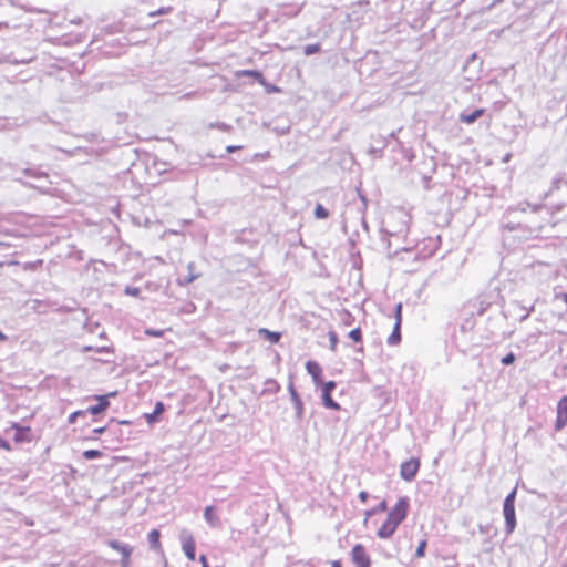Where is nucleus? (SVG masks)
Wrapping results in <instances>:
<instances>
[{
	"instance_id": "20e7f679",
	"label": "nucleus",
	"mask_w": 567,
	"mask_h": 567,
	"mask_svg": "<svg viewBox=\"0 0 567 567\" xmlns=\"http://www.w3.org/2000/svg\"><path fill=\"white\" fill-rule=\"evenodd\" d=\"M351 560L355 567H371V557L362 544H355L350 551Z\"/></svg>"
},
{
	"instance_id": "423d86ee",
	"label": "nucleus",
	"mask_w": 567,
	"mask_h": 567,
	"mask_svg": "<svg viewBox=\"0 0 567 567\" xmlns=\"http://www.w3.org/2000/svg\"><path fill=\"white\" fill-rule=\"evenodd\" d=\"M420 465H421L420 460L416 457H412V458L403 462L400 466L401 477L408 482L412 481L416 476V474L420 470Z\"/></svg>"
},
{
	"instance_id": "c756f323",
	"label": "nucleus",
	"mask_w": 567,
	"mask_h": 567,
	"mask_svg": "<svg viewBox=\"0 0 567 567\" xmlns=\"http://www.w3.org/2000/svg\"><path fill=\"white\" fill-rule=\"evenodd\" d=\"M126 293L132 295V296H137L140 293V289L138 288H126Z\"/></svg>"
},
{
	"instance_id": "58836bf2",
	"label": "nucleus",
	"mask_w": 567,
	"mask_h": 567,
	"mask_svg": "<svg viewBox=\"0 0 567 567\" xmlns=\"http://www.w3.org/2000/svg\"><path fill=\"white\" fill-rule=\"evenodd\" d=\"M104 350H107L105 347H102V349H99L97 351H104Z\"/></svg>"
},
{
	"instance_id": "2f4dec72",
	"label": "nucleus",
	"mask_w": 567,
	"mask_h": 567,
	"mask_svg": "<svg viewBox=\"0 0 567 567\" xmlns=\"http://www.w3.org/2000/svg\"><path fill=\"white\" fill-rule=\"evenodd\" d=\"M240 148H241V146H235V145H231V146H227L226 151H227L228 153H233V152L238 151V150H240Z\"/></svg>"
},
{
	"instance_id": "2eb2a0df",
	"label": "nucleus",
	"mask_w": 567,
	"mask_h": 567,
	"mask_svg": "<svg viewBox=\"0 0 567 567\" xmlns=\"http://www.w3.org/2000/svg\"><path fill=\"white\" fill-rule=\"evenodd\" d=\"M485 113V109H476L475 111H473L472 113L470 114H464L462 113L460 115V121L462 123H465V124H472L474 123L477 118H480L483 114Z\"/></svg>"
},
{
	"instance_id": "473e14b6",
	"label": "nucleus",
	"mask_w": 567,
	"mask_h": 567,
	"mask_svg": "<svg viewBox=\"0 0 567 567\" xmlns=\"http://www.w3.org/2000/svg\"><path fill=\"white\" fill-rule=\"evenodd\" d=\"M105 430H106V427H105V426L96 427V429H94V430H93V433H94V434H102V433H104V432H105Z\"/></svg>"
},
{
	"instance_id": "7c9ffc66",
	"label": "nucleus",
	"mask_w": 567,
	"mask_h": 567,
	"mask_svg": "<svg viewBox=\"0 0 567 567\" xmlns=\"http://www.w3.org/2000/svg\"><path fill=\"white\" fill-rule=\"evenodd\" d=\"M199 561L202 564V567H209L208 561H207V557L205 555H200L199 556Z\"/></svg>"
},
{
	"instance_id": "5701e85b",
	"label": "nucleus",
	"mask_w": 567,
	"mask_h": 567,
	"mask_svg": "<svg viewBox=\"0 0 567 567\" xmlns=\"http://www.w3.org/2000/svg\"><path fill=\"white\" fill-rule=\"evenodd\" d=\"M349 338L353 341V342H361L362 341V332H361V329L360 328H355L353 330H351L349 332Z\"/></svg>"
},
{
	"instance_id": "4468645a",
	"label": "nucleus",
	"mask_w": 567,
	"mask_h": 567,
	"mask_svg": "<svg viewBox=\"0 0 567 567\" xmlns=\"http://www.w3.org/2000/svg\"><path fill=\"white\" fill-rule=\"evenodd\" d=\"M237 78L249 76L254 78L259 84L265 85V76L257 70H240L236 73Z\"/></svg>"
},
{
	"instance_id": "e433bc0d",
	"label": "nucleus",
	"mask_w": 567,
	"mask_h": 567,
	"mask_svg": "<svg viewBox=\"0 0 567 567\" xmlns=\"http://www.w3.org/2000/svg\"><path fill=\"white\" fill-rule=\"evenodd\" d=\"M7 336L0 331V341H6Z\"/></svg>"
},
{
	"instance_id": "4be33fe9",
	"label": "nucleus",
	"mask_w": 567,
	"mask_h": 567,
	"mask_svg": "<svg viewBox=\"0 0 567 567\" xmlns=\"http://www.w3.org/2000/svg\"><path fill=\"white\" fill-rule=\"evenodd\" d=\"M426 546H427V540H426V539H422V540L419 543V546H417V548H416V550H415V556H416L417 558H422V557H424Z\"/></svg>"
},
{
	"instance_id": "b1692460",
	"label": "nucleus",
	"mask_w": 567,
	"mask_h": 567,
	"mask_svg": "<svg viewBox=\"0 0 567 567\" xmlns=\"http://www.w3.org/2000/svg\"><path fill=\"white\" fill-rule=\"evenodd\" d=\"M173 11V8L171 6L168 7H161L159 9H157L156 11H152L148 13L150 17H156L158 14H167V13H171Z\"/></svg>"
},
{
	"instance_id": "412c9836",
	"label": "nucleus",
	"mask_w": 567,
	"mask_h": 567,
	"mask_svg": "<svg viewBox=\"0 0 567 567\" xmlns=\"http://www.w3.org/2000/svg\"><path fill=\"white\" fill-rule=\"evenodd\" d=\"M83 457L85 460H93L102 456V452L99 450H86L83 452Z\"/></svg>"
},
{
	"instance_id": "39448f33",
	"label": "nucleus",
	"mask_w": 567,
	"mask_h": 567,
	"mask_svg": "<svg viewBox=\"0 0 567 567\" xmlns=\"http://www.w3.org/2000/svg\"><path fill=\"white\" fill-rule=\"evenodd\" d=\"M321 386V398L322 403L326 408L339 411L341 409L340 404L332 399V391L336 389L337 384L334 381H328L319 384Z\"/></svg>"
},
{
	"instance_id": "f3484780",
	"label": "nucleus",
	"mask_w": 567,
	"mask_h": 567,
	"mask_svg": "<svg viewBox=\"0 0 567 567\" xmlns=\"http://www.w3.org/2000/svg\"><path fill=\"white\" fill-rule=\"evenodd\" d=\"M388 508V504L385 501H382L378 506H375L374 508L372 509H369L364 513V520H363V525L367 526L368 525V522H369V518L370 516L377 514V513H383L385 512Z\"/></svg>"
},
{
	"instance_id": "72a5a7b5",
	"label": "nucleus",
	"mask_w": 567,
	"mask_h": 567,
	"mask_svg": "<svg viewBox=\"0 0 567 567\" xmlns=\"http://www.w3.org/2000/svg\"><path fill=\"white\" fill-rule=\"evenodd\" d=\"M331 567H342V564L340 560H333L331 561Z\"/></svg>"
},
{
	"instance_id": "393cba45",
	"label": "nucleus",
	"mask_w": 567,
	"mask_h": 567,
	"mask_svg": "<svg viewBox=\"0 0 567 567\" xmlns=\"http://www.w3.org/2000/svg\"><path fill=\"white\" fill-rule=\"evenodd\" d=\"M320 51V45L315 43V44H308L305 47V54L307 55H311L313 53H317Z\"/></svg>"
},
{
	"instance_id": "aec40b11",
	"label": "nucleus",
	"mask_w": 567,
	"mask_h": 567,
	"mask_svg": "<svg viewBox=\"0 0 567 567\" xmlns=\"http://www.w3.org/2000/svg\"><path fill=\"white\" fill-rule=\"evenodd\" d=\"M315 217L317 219H326L329 217V212L321 204H317L315 208Z\"/></svg>"
},
{
	"instance_id": "4c0bfd02",
	"label": "nucleus",
	"mask_w": 567,
	"mask_h": 567,
	"mask_svg": "<svg viewBox=\"0 0 567 567\" xmlns=\"http://www.w3.org/2000/svg\"><path fill=\"white\" fill-rule=\"evenodd\" d=\"M194 280V277H190L186 280L187 284L192 282Z\"/></svg>"
},
{
	"instance_id": "dca6fc26",
	"label": "nucleus",
	"mask_w": 567,
	"mask_h": 567,
	"mask_svg": "<svg viewBox=\"0 0 567 567\" xmlns=\"http://www.w3.org/2000/svg\"><path fill=\"white\" fill-rule=\"evenodd\" d=\"M164 410L165 408L163 402H156L153 413L145 414L146 422L152 424L157 421L158 416L164 412Z\"/></svg>"
},
{
	"instance_id": "9b49d317",
	"label": "nucleus",
	"mask_w": 567,
	"mask_h": 567,
	"mask_svg": "<svg viewBox=\"0 0 567 567\" xmlns=\"http://www.w3.org/2000/svg\"><path fill=\"white\" fill-rule=\"evenodd\" d=\"M306 370L311 375L316 385L322 383L323 370L322 367L317 362L309 360L306 362Z\"/></svg>"
},
{
	"instance_id": "bb28decb",
	"label": "nucleus",
	"mask_w": 567,
	"mask_h": 567,
	"mask_svg": "<svg viewBox=\"0 0 567 567\" xmlns=\"http://www.w3.org/2000/svg\"><path fill=\"white\" fill-rule=\"evenodd\" d=\"M515 361L514 353H508L502 359V363L505 365L512 364Z\"/></svg>"
},
{
	"instance_id": "f704fd0d",
	"label": "nucleus",
	"mask_w": 567,
	"mask_h": 567,
	"mask_svg": "<svg viewBox=\"0 0 567 567\" xmlns=\"http://www.w3.org/2000/svg\"><path fill=\"white\" fill-rule=\"evenodd\" d=\"M289 391H290L292 396H297V393H296V390H295L293 385L289 386Z\"/></svg>"
},
{
	"instance_id": "f03ea898",
	"label": "nucleus",
	"mask_w": 567,
	"mask_h": 567,
	"mask_svg": "<svg viewBox=\"0 0 567 567\" xmlns=\"http://www.w3.org/2000/svg\"><path fill=\"white\" fill-rule=\"evenodd\" d=\"M115 395H116L115 392H111V393H107V394H104V395L95 396V399L97 401V404L89 406L86 410H79V411H75V412L71 413L69 415V417H68V422L70 424H73V423H75L78 417H83L87 413L96 415V414L105 412L109 409V406H110L109 399L113 398Z\"/></svg>"
},
{
	"instance_id": "ddd939ff",
	"label": "nucleus",
	"mask_w": 567,
	"mask_h": 567,
	"mask_svg": "<svg viewBox=\"0 0 567 567\" xmlns=\"http://www.w3.org/2000/svg\"><path fill=\"white\" fill-rule=\"evenodd\" d=\"M147 539H148L150 546L153 550H155L157 553L163 551V547H162V543H161V533L158 529H152L147 535Z\"/></svg>"
},
{
	"instance_id": "1a4fd4ad",
	"label": "nucleus",
	"mask_w": 567,
	"mask_h": 567,
	"mask_svg": "<svg viewBox=\"0 0 567 567\" xmlns=\"http://www.w3.org/2000/svg\"><path fill=\"white\" fill-rule=\"evenodd\" d=\"M567 425V395H564L557 403V416L555 430L560 431Z\"/></svg>"
},
{
	"instance_id": "cd10ccee",
	"label": "nucleus",
	"mask_w": 567,
	"mask_h": 567,
	"mask_svg": "<svg viewBox=\"0 0 567 567\" xmlns=\"http://www.w3.org/2000/svg\"><path fill=\"white\" fill-rule=\"evenodd\" d=\"M145 333L151 337H163L164 331L163 330H153V329H146Z\"/></svg>"
},
{
	"instance_id": "f8f14e48",
	"label": "nucleus",
	"mask_w": 567,
	"mask_h": 567,
	"mask_svg": "<svg viewBox=\"0 0 567 567\" xmlns=\"http://www.w3.org/2000/svg\"><path fill=\"white\" fill-rule=\"evenodd\" d=\"M182 549L185 554V556L190 560L194 561L196 558V543L193 536H186L182 539Z\"/></svg>"
},
{
	"instance_id": "a878e982",
	"label": "nucleus",
	"mask_w": 567,
	"mask_h": 567,
	"mask_svg": "<svg viewBox=\"0 0 567 567\" xmlns=\"http://www.w3.org/2000/svg\"><path fill=\"white\" fill-rule=\"evenodd\" d=\"M329 340H330V348L332 351H334L337 348V343H338V337H337L336 332H333V331L329 332Z\"/></svg>"
},
{
	"instance_id": "7ed1b4c3",
	"label": "nucleus",
	"mask_w": 567,
	"mask_h": 567,
	"mask_svg": "<svg viewBox=\"0 0 567 567\" xmlns=\"http://www.w3.org/2000/svg\"><path fill=\"white\" fill-rule=\"evenodd\" d=\"M515 495L516 491L514 489L509 493L504 501V517L506 522V528L508 533H512L516 527V515H515Z\"/></svg>"
},
{
	"instance_id": "0eeeda50",
	"label": "nucleus",
	"mask_w": 567,
	"mask_h": 567,
	"mask_svg": "<svg viewBox=\"0 0 567 567\" xmlns=\"http://www.w3.org/2000/svg\"><path fill=\"white\" fill-rule=\"evenodd\" d=\"M11 429L16 431L13 436L16 443H29L34 439L30 426H23L18 422H12Z\"/></svg>"
},
{
	"instance_id": "6ab92c4d",
	"label": "nucleus",
	"mask_w": 567,
	"mask_h": 567,
	"mask_svg": "<svg viewBox=\"0 0 567 567\" xmlns=\"http://www.w3.org/2000/svg\"><path fill=\"white\" fill-rule=\"evenodd\" d=\"M259 334L265 336L271 343H277L280 340V333L274 332L268 329L261 328L259 329Z\"/></svg>"
},
{
	"instance_id": "6e6552de",
	"label": "nucleus",
	"mask_w": 567,
	"mask_h": 567,
	"mask_svg": "<svg viewBox=\"0 0 567 567\" xmlns=\"http://www.w3.org/2000/svg\"><path fill=\"white\" fill-rule=\"evenodd\" d=\"M402 303L395 307V324L392 333L388 337V344L396 346L401 342Z\"/></svg>"
},
{
	"instance_id": "c85d7f7f",
	"label": "nucleus",
	"mask_w": 567,
	"mask_h": 567,
	"mask_svg": "<svg viewBox=\"0 0 567 567\" xmlns=\"http://www.w3.org/2000/svg\"><path fill=\"white\" fill-rule=\"evenodd\" d=\"M368 497H369L368 492H365V491H361V492L359 493V498H360V501H361L362 503H365V502H367V499H368Z\"/></svg>"
},
{
	"instance_id": "9d476101",
	"label": "nucleus",
	"mask_w": 567,
	"mask_h": 567,
	"mask_svg": "<svg viewBox=\"0 0 567 567\" xmlns=\"http://www.w3.org/2000/svg\"><path fill=\"white\" fill-rule=\"evenodd\" d=\"M107 544L112 549L121 554L123 566H128L130 557L132 554V547L125 544H121L120 542L114 539L110 540Z\"/></svg>"
},
{
	"instance_id": "c9c22d12",
	"label": "nucleus",
	"mask_w": 567,
	"mask_h": 567,
	"mask_svg": "<svg viewBox=\"0 0 567 567\" xmlns=\"http://www.w3.org/2000/svg\"><path fill=\"white\" fill-rule=\"evenodd\" d=\"M93 348L91 346H87V347H83L82 351L83 352H87V351H92Z\"/></svg>"
},
{
	"instance_id": "f257e3e1",
	"label": "nucleus",
	"mask_w": 567,
	"mask_h": 567,
	"mask_svg": "<svg viewBox=\"0 0 567 567\" xmlns=\"http://www.w3.org/2000/svg\"><path fill=\"white\" fill-rule=\"evenodd\" d=\"M409 507L410 503L408 497H400L377 530V536L381 539L390 538L395 533L399 525L406 518Z\"/></svg>"
},
{
	"instance_id": "a211bd4d",
	"label": "nucleus",
	"mask_w": 567,
	"mask_h": 567,
	"mask_svg": "<svg viewBox=\"0 0 567 567\" xmlns=\"http://www.w3.org/2000/svg\"><path fill=\"white\" fill-rule=\"evenodd\" d=\"M204 516L209 525H212V526L219 525L218 516L215 514V508L213 506H207L205 508Z\"/></svg>"
}]
</instances>
